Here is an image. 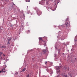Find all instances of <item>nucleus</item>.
<instances>
[{"mask_svg": "<svg viewBox=\"0 0 77 77\" xmlns=\"http://www.w3.org/2000/svg\"><path fill=\"white\" fill-rule=\"evenodd\" d=\"M29 75H28L27 76H26V77H29Z\"/></svg>", "mask_w": 77, "mask_h": 77, "instance_id": "nucleus-20", "label": "nucleus"}, {"mask_svg": "<svg viewBox=\"0 0 77 77\" xmlns=\"http://www.w3.org/2000/svg\"><path fill=\"white\" fill-rule=\"evenodd\" d=\"M57 77H59V75L57 76Z\"/></svg>", "mask_w": 77, "mask_h": 77, "instance_id": "nucleus-22", "label": "nucleus"}, {"mask_svg": "<svg viewBox=\"0 0 77 77\" xmlns=\"http://www.w3.org/2000/svg\"><path fill=\"white\" fill-rule=\"evenodd\" d=\"M5 63H4V64H5Z\"/></svg>", "mask_w": 77, "mask_h": 77, "instance_id": "nucleus-21", "label": "nucleus"}, {"mask_svg": "<svg viewBox=\"0 0 77 77\" xmlns=\"http://www.w3.org/2000/svg\"><path fill=\"white\" fill-rule=\"evenodd\" d=\"M44 39H46L47 41V37H45L44 38Z\"/></svg>", "mask_w": 77, "mask_h": 77, "instance_id": "nucleus-14", "label": "nucleus"}, {"mask_svg": "<svg viewBox=\"0 0 77 77\" xmlns=\"http://www.w3.org/2000/svg\"><path fill=\"white\" fill-rule=\"evenodd\" d=\"M5 46H2V48H5Z\"/></svg>", "mask_w": 77, "mask_h": 77, "instance_id": "nucleus-17", "label": "nucleus"}, {"mask_svg": "<svg viewBox=\"0 0 77 77\" xmlns=\"http://www.w3.org/2000/svg\"><path fill=\"white\" fill-rule=\"evenodd\" d=\"M44 0L42 1L41 2H39V4L40 5H44Z\"/></svg>", "mask_w": 77, "mask_h": 77, "instance_id": "nucleus-6", "label": "nucleus"}, {"mask_svg": "<svg viewBox=\"0 0 77 77\" xmlns=\"http://www.w3.org/2000/svg\"><path fill=\"white\" fill-rule=\"evenodd\" d=\"M0 54H0V56H1V55L2 54H3V53L2 52H1Z\"/></svg>", "mask_w": 77, "mask_h": 77, "instance_id": "nucleus-18", "label": "nucleus"}, {"mask_svg": "<svg viewBox=\"0 0 77 77\" xmlns=\"http://www.w3.org/2000/svg\"><path fill=\"white\" fill-rule=\"evenodd\" d=\"M11 39H12L11 38H9L8 39V41H11Z\"/></svg>", "mask_w": 77, "mask_h": 77, "instance_id": "nucleus-7", "label": "nucleus"}, {"mask_svg": "<svg viewBox=\"0 0 77 77\" xmlns=\"http://www.w3.org/2000/svg\"><path fill=\"white\" fill-rule=\"evenodd\" d=\"M11 27H12V25H11Z\"/></svg>", "mask_w": 77, "mask_h": 77, "instance_id": "nucleus-23", "label": "nucleus"}, {"mask_svg": "<svg viewBox=\"0 0 77 77\" xmlns=\"http://www.w3.org/2000/svg\"><path fill=\"white\" fill-rule=\"evenodd\" d=\"M15 74H18V72H16L15 73Z\"/></svg>", "mask_w": 77, "mask_h": 77, "instance_id": "nucleus-15", "label": "nucleus"}, {"mask_svg": "<svg viewBox=\"0 0 77 77\" xmlns=\"http://www.w3.org/2000/svg\"><path fill=\"white\" fill-rule=\"evenodd\" d=\"M56 68L57 69V74H59V75H60V70H59V67L57 66L56 67Z\"/></svg>", "mask_w": 77, "mask_h": 77, "instance_id": "nucleus-2", "label": "nucleus"}, {"mask_svg": "<svg viewBox=\"0 0 77 77\" xmlns=\"http://www.w3.org/2000/svg\"><path fill=\"white\" fill-rule=\"evenodd\" d=\"M12 3L13 4V6H15V4H14V2H12Z\"/></svg>", "mask_w": 77, "mask_h": 77, "instance_id": "nucleus-13", "label": "nucleus"}, {"mask_svg": "<svg viewBox=\"0 0 77 77\" xmlns=\"http://www.w3.org/2000/svg\"><path fill=\"white\" fill-rule=\"evenodd\" d=\"M65 24H63V25H62L61 26L62 27H65Z\"/></svg>", "mask_w": 77, "mask_h": 77, "instance_id": "nucleus-10", "label": "nucleus"}, {"mask_svg": "<svg viewBox=\"0 0 77 77\" xmlns=\"http://www.w3.org/2000/svg\"><path fill=\"white\" fill-rule=\"evenodd\" d=\"M51 0H49L48 1H47L46 4L47 5H49L50 2H51Z\"/></svg>", "mask_w": 77, "mask_h": 77, "instance_id": "nucleus-5", "label": "nucleus"}, {"mask_svg": "<svg viewBox=\"0 0 77 77\" xmlns=\"http://www.w3.org/2000/svg\"><path fill=\"white\" fill-rule=\"evenodd\" d=\"M63 77H67L66 75H63Z\"/></svg>", "mask_w": 77, "mask_h": 77, "instance_id": "nucleus-12", "label": "nucleus"}, {"mask_svg": "<svg viewBox=\"0 0 77 77\" xmlns=\"http://www.w3.org/2000/svg\"><path fill=\"white\" fill-rule=\"evenodd\" d=\"M38 11H37V13H38Z\"/></svg>", "mask_w": 77, "mask_h": 77, "instance_id": "nucleus-24", "label": "nucleus"}, {"mask_svg": "<svg viewBox=\"0 0 77 77\" xmlns=\"http://www.w3.org/2000/svg\"><path fill=\"white\" fill-rule=\"evenodd\" d=\"M30 0H26V2H30Z\"/></svg>", "mask_w": 77, "mask_h": 77, "instance_id": "nucleus-8", "label": "nucleus"}, {"mask_svg": "<svg viewBox=\"0 0 77 77\" xmlns=\"http://www.w3.org/2000/svg\"><path fill=\"white\" fill-rule=\"evenodd\" d=\"M2 72H5V69H2L1 71H0V73H1Z\"/></svg>", "mask_w": 77, "mask_h": 77, "instance_id": "nucleus-4", "label": "nucleus"}, {"mask_svg": "<svg viewBox=\"0 0 77 77\" xmlns=\"http://www.w3.org/2000/svg\"><path fill=\"white\" fill-rule=\"evenodd\" d=\"M71 77H72L71 76Z\"/></svg>", "mask_w": 77, "mask_h": 77, "instance_id": "nucleus-26", "label": "nucleus"}, {"mask_svg": "<svg viewBox=\"0 0 77 77\" xmlns=\"http://www.w3.org/2000/svg\"><path fill=\"white\" fill-rule=\"evenodd\" d=\"M43 51L44 52V53H46V51L45 50H43Z\"/></svg>", "mask_w": 77, "mask_h": 77, "instance_id": "nucleus-11", "label": "nucleus"}, {"mask_svg": "<svg viewBox=\"0 0 77 77\" xmlns=\"http://www.w3.org/2000/svg\"><path fill=\"white\" fill-rule=\"evenodd\" d=\"M39 41H43V42H45V41L46 40H43V39H42V38L41 37H39Z\"/></svg>", "mask_w": 77, "mask_h": 77, "instance_id": "nucleus-3", "label": "nucleus"}, {"mask_svg": "<svg viewBox=\"0 0 77 77\" xmlns=\"http://www.w3.org/2000/svg\"><path fill=\"white\" fill-rule=\"evenodd\" d=\"M70 23V22H69V21L68 20V19H67L66 20V22L65 23V25H66V27H68L69 26Z\"/></svg>", "mask_w": 77, "mask_h": 77, "instance_id": "nucleus-1", "label": "nucleus"}, {"mask_svg": "<svg viewBox=\"0 0 77 77\" xmlns=\"http://www.w3.org/2000/svg\"><path fill=\"white\" fill-rule=\"evenodd\" d=\"M36 11H37V10H36Z\"/></svg>", "mask_w": 77, "mask_h": 77, "instance_id": "nucleus-25", "label": "nucleus"}, {"mask_svg": "<svg viewBox=\"0 0 77 77\" xmlns=\"http://www.w3.org/2000/svg\"><path fill=\"white\" fill-rule=\"evenodd\" d=\"M47 62L46 61L45 62V64H47Z\"/></svg>", "mask_w": 77, "mask_h": 77, "instance_id": "nucleus-19", "label": "nucleus"}, {"mask_svg": "<svg viewBox=\"0 0 77 77\" xmlns=\"http://www.w3.org/2000/svg\"><path fill=\"white\" fill-rule=\"evenodd\" d=\"M8 44H10V42H9L8 41L7 43Z\"/></svg>", "mask_w": 77, "mask_h": 77, "instance_id": "nucleus-16", "label": "nucleus"}, {"mask_svg": "<svg viewBox=\"0 0 77 77\" xmlns=\"http://www.w3.org/2000/svg\"><path fill=\"white\" fill-rule=\"evenodd\" d=\"M25 70H26V68H24L23 70H22V71L23 72H24Z\"/></svg>", "mask_w": 77, "mask_h": 77, "instance_id": "nucleus-9", "label": "nucleus"}]
</instances>
